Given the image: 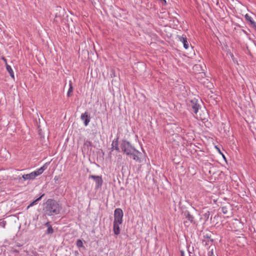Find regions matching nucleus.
Segmentation results:
<instances>
[{
    "instance_id": "7c9ffc66",
    "label": "nucleus",
    "mask_w": 256,
    "mask_h": 256,
    "mask_svg": "<svg viewBox=\"0 0 256 256\" xmlns=\"http://www.w3.org/2000/svg\"><path fill=\"white\" fill-rule=\"evenodd\" d=\"M216 149L218 150V152H219V153L220 154H221L222 156V157L226 160V158L224 156V155L223 154V153H222L220 150V149L219 148H218L216 146Z\"/></svg>"
},
{
    "instance_id": "473e14b6",
    "label": "nucleus",
    "mask_w": 256,
    "mask_h": 256,
    "mask_svg": "<svg viewBox=\"0 0 256 256\" xmlns=\"http://www.w3.org/2000/svg\"><path fill=\"white\" fill-rule=\"evenodd\" d=\"M44 226H46L47 228H48V226H52V225L50 224V222H46L45 224H44Z\"/></svg>"
},
{
    "instance_id": "20e7f679",
    "label": "nucleus",
    "mask_w": 256,
    "mask_h": 256,
    "mask_svg": "<svg viewBox=\"0 0 256 256\" xmlns=\"http://www.w3.org/2000/svg\"><path fill=\"white\" fill-rule=\"evenodd\" d=\"M189 106L190 108V110L194 114H196L200 108V106L198 103V99L194 98L190 101Z\"/></svg>"
},
{
    "instance_id": "1a4fd4ad",
    "label": "nucleus",
    "mask_w": 256,
    "mask_h": 256,
    "mask_svg": "<svg viewBox=\"0 0 256 256\" xmlns=\"http://www.w3.org/2000/svg\"><path fill=\"white\" fill-rule=\"evenodd\" d=\"M80 118L83 121L84 125L86 126L90 122V114L88 113V112H86L84 113H83L81 114Z\"/></svg>"
},
{
    "instance_id": "5701e85b",
    "label": "nucleus",
    "mask_w": 256,
    "mask_h": 256,
    "mask_svg": "<svg viewBox=\"0 0 256 256\" xmlns=\"http://www.w3.org/2000/svg\"><path fill=\"white\" fill-rule=\"evenodd\" d=\"M76 246L78 248L83 247L84 245L82 240H78L76 241Z\"/></svg>"
},
{
    "instance_id": "a211bd4d",
    "label": "nucleus",
    "mask_w": 256,
    "mask_h": 256,
    "mask_svg": "<svg viewBox=\"0 0 256 256\" xmlns=\"http://www.w3.org/2000/svg\"><path fill=\"white\" fill-rule=\"evenodd\" d=\"M24 180H34L32 176V174L31 172L28 174H26L22 175V177Z\"/></svg>"
},
{
    "instance_id": "ddd939ff",
    "label": "nucleus",
    "mask_w": 256,
    "mask_h": 256,
    "mask_svg": "<svg viewBox=\"0 0 256 256\" xmlns=\"http://www.w3.org/2000/svg\"><path fill=\"white\" fill-rule=\"evenodd\" d=\"M20 250L14 246H10L9 251L12 254H14L15 256H18Z\"/></svg>"
},
{
    "instance_id": "9b49d317",
    "label": "nucleus",
    "mask_w": 256,
    "mask_h": 256,
    "mask_svg": "<svg viewBox=\"0 0 256 256\" xmlns=\"http://www.w3.org/2000/svg\"><path fill=\"white\" fill-rule=\"evenodd\" d=\"M244 18L246 20L249 22V24L256 30V23L254 22L252 18L248 14L244 16Z\"/></svg>"
},
{
    "instance_id": "f3484780",
    "label": "nucleus",
    "mask_w": 256,
    "mask_h": 256,
    "mask_svg": "<svg viewBox=\"0 0 256 256\" xmlns=\"http://www.w3.org/2000/svg\"><path fill=\"white\" fill-rule=\"evenodd\" d=\"M206 76V74L204 72H198L196 75V78L200 82V80L202 78H204Z\"/></svg>"
},
{
    "instance_id": "ea45409f",
    "label": "nucleus",
    "mask_w": 256,
    "mask_h": 256,
    "mask_svg": "<svg viewBox=\"0 0 256 256\" xmlns=\"http://www.w3.org/2000/svg\"><path fill=\"white\" fill-rule=\"evenodd\" d=\"M242 30V32L244 34H246V35H248V32H246V30Z\"/></svg>"
},
{
    "instance_id": "79ce46f5",
    "label": "nucleus",
    "mask_w": 256,
    "mask_h": 256,
    "mask_svg": "<svg viewBox=\"0 0 256 256\" xmlns=\"http://www.w3.org/2000/svg\"><path fill=\"white\" fill-rule=\"evenodd\" d=\"M30 206H29V205L27 206L26 209H28Z\"/></svg>"
},
{
    "instance_id": "58836bf2",
    "label": "nucleus",
    "mask_w": 256,
    "mask_h": 256,
    "mask_svg": "<svg viewBox=\"0 0 256 256\" xmlns=\"http://www.w3.org/2000/svg\"><path fill=\"white\" fill-rule=\"evenodd\" d=\"M180 256H184V253L183 250H180Z\"/></svg>"
},
{
    "instance_id": "2eb2a0df",
    "label": "nucleus",
    "mask_w": 256,
    "mask_h": 256,
    "mask_svg": "<svg viewBox=\"0 0 256 256\" xmlns=\"http://www.w3.org/2000/svg\"><path fill=\"white\" fill-rule=\"evenodd\" d=\"M6 70L9 73L11 78L14 80V72L13 70H12V68H11V66L10 65H8V64H6Z\"/></svg>"
},
{
    "instance_id": "c756f323",
    "label": "nucleus",
    "mask_w": 256,
    "mask_h": 256,
    "mask_svg": "<svg viewBox=\"0 0 256 256\" xmlns=\"http://www.w3.org/2000/svg\"><path fill=\"white\" fill-rule=\"evenodd\" d=\"M15 247L19 248L20 250H21L20 248L22 246V244H20L18 243L14 246Z\"/></svg>"
},
{
    "instance_id": "bb28decb",
    "label": "nucleus",
    "mask_w": 256,
    "mask_h": 256,
    "mask_svg": "<svg viewBox=\"0 0 256 256\" xmlns=\"http://www.w3.org/2000/svg\"><path fill=\"white\" fill-rule=\"evenodd\" d=\"M88 256H98L97 254L93 252H89Z\"/></svg>"
},
{
    "instance_id": "f257e3e1",
    "label": "nucleus",
    "mask_w": 256,
    "mask_h": 256,
    "mask_svg": "<svg viewBox=\"0 0 256 256\" xmlns=\"http://www.w3.org/2000/svg\"><path fill=\"white\" fill-rule=\"evenodd\" d=\"M62 209L59 201L54 198H48L43 204V212L45 216H54L60 214Z\"/></svg>"
},
{
    "instance_id": "6ab92c4d",
    "label": "nucleus",
    "mask_w": 256,
    "mask_h": 256,
    "mask_svg": "<svg viewBox=\"0 0 256 256\" xmlns=\"http://www.w3.org/2000/svg\"><path fill=\"white\" fill-rule=\"evenodd\" d=\"M210 216V212L209 210H206L204 214L203 217L204 219V222H206L208 220L209 217Z\"/></svg>"
},
{
    "instance_id": "aec40b11",
    "label": "nucleus",
    "mask_w": 256,
    "mask_h": 256,
    "mask_svg": "<svg viewBox=\"0 0 256 256\" xmlns=\"http://www.w3.org/2000/svg\"><path fill=\"white\" fill-rule=\"evenodd\" d=\"M73 91V87L72 86V82H70V88H68V92H67V96L70 97L72 94H70Z\"/></svg>"
},
{
    "instance_id": "2f4dec72",
    "label": "nucleus",
    "mask_w": 256,
    "mask_h": 256,
    "mask_svg": "<svg viewBox=\"0 0 256 256\" xmlns=\"http://www.w3.org/2000/svg\"><path fill=\"white\" fill-rule=\"evenodd\" d=\"M210 240H208L207 241L206 240H202V244H204L205 246H206V245H208V242H210Z\"/></svg>"
},
{
    "instance_id": "4468645a",
    "label": "nucleus",
    "mask_w": 256,
    "mask_h": 256,
    "mask_svg": "<svg viewBox=\"0 0 256 256\" xmlns=\"http://www.w3.org/2000/svg\"><path fill=\"white\" fill-rule=\"evenodd\" d=\"M48 165V163L46 162L44 164L42 167L36 170L39 176L41 174L44 172V170L47 168Z\"/></svg>"
},
{
    "instance_id": "c9c22d12",
    "label": "nucleus",
    "mask_w": 256,
    "mask_h": 256,
    "mask_svg": "<svg viewBox=\"0 0 256 256\" xmlns=\"http://www.w3.org/2000/svg\"><path fill=\"white\" fill-rule=\"evenodd\" d=\"M2 59L4 62L6 66V64H8L6 59L4 57H2Z\"/></svg>"
},
{
    "instance_id": "a19ab883",
    "label": "nucleus",
    "mask_w": 256,
    "mask_h": 256,
    "mask_svg": "<svg viewBox=\"0 0 256 256\" xmlns=\"http://www.w3.org/2000/svg\"><path fill=\"white\" fill-rule=\"evenodd\" d=\"M2 223V226L4 227L5 224H6V222H3Z\"/></svg>"
},
{
    "instance_id": "39448f33",
    "label": "nucleus",
    "mask_w": 256,
    "mask_h": 256,
    "mask_svg": "<svg viewBox=\"0 0 256 256\" xmlns=\"http://www.w3.org/2000/svg\"><path fill=\"white\" fill-rule=\"evenodd\" d=\"M124 213L122 210L120 208H116L114 211V221L119 224L122 223V218Z\"/></svg>"
},
{
    "instance_id": "72a5a7b5",
    "label": "nucleus",
    "mask_w": 256,
    "mask_h": 256,
    "mask_svg": "<svg viewBox=\"0 0 256 256\" xmlns=\"http://www.w3.org/2000/svg\"><path fill=\"white\" fill-rule=\"evenodd\" d=\"M189 256H196L192 252H190V250H188Z\"/></svg>"
},
{
    "instance_id": "f8f14e48",
    "label": "nucleus",
    "mask_w": 256,
    "mask_h": 256,
    "mask_svg": "<svg viewBox=\"0 0 256 256\" xmlns=\"http://www.w3.org/2000/svg\"><path fill=\"white\" fill-rule=\"evenodd\" d=\"M122 224L118 223L117 222H114L113 230L114 234L118 235L120 234V230L119 226Z\"/></svg>"
},
{
    "instance_id": "423d86ee",
    "label": "nucleus",
    "mask_w": 256,
    "mask_h": 256,
    "mask_svg": "<svg viewBox=\"0 0 256 256\" xmlns=\"http://www.w3.org/2000/svg\"><path fill=\"white\" fill-rule=\"evenodd\" d=\"M88 178H92L96 182V190H98V188H101L103 184V180L101 176H94V175H90L88 176Z\"/></svg>"
},
{
    "instance_id": "393cba45",
    "label": "nucleus",
    "mask_w": 256,
    "mask_h": 256,
    "mask_svg": "<svg viewBox=\"0 0 256 256\" xmlns=\"http://www.w3.org/2000/svg\"><path fill=\"white\" fill-rule=\"evenodd\" d=\"M222 212L224 214H226L228 212L226 206H222Z\"/></svg>"
},
{
    "instance_id": "9d476101",
    "label": "nucleus",
    "mask_w": 256,
    "mask_h": 256,
    "mask_svg": "<svg viewBox=\"0 0 256 256\" xmlns=\"http://www.w3.org/2000/svg\"><path fill=\"white\" fill-rule=\"evenodd\" d=\"M178 39L183 44L184 47L185 49H188L189 48V43L185 35L183 34L182 36H178Z\"/></svg>"
},
{
    "instance_id": "4c0bfd02",
    "label": "nucleus",
    "mask_w": 256,
    "mask_h": 256,
    "mask_svg": "<svg viewBox=\"0 0 256 256\" xmlns=\"http://www.w3.org/2000/svg\"><path fill=\"white\" fill-rule=\"evenodd\" d=\"M188 223V222L187 220L184 222V224L185 226H188V225H187V224Z\"/></svg>"
},
{
    "instance_id": "a878e982",
    "label": "nucleus",
    "mask_w": 256,
    "mask_h": 256,
    "mask_svg": "<svg viewBox=\"0 0 256 256\" xmlns=\"http://www.w3.org/2000/svg\"><path fill=\"white\" fill-rule=\"evenodd\" d=\"M31 174H32V176L34 180L36 178V176H39L36 170L32 172Z\"/></svg>"
},
{
    "instance_id": "c03bdc74",
    "label": "nucleus",
    "mask_w": 256,
    "mask_h": 256,
    "mask_svg": "<svg viewBox=\"0 0 256 256\" xmlns=\"http://www.w3.org/2000/svg\"><path fill=\"white\" fill-rule=\"evenodd\" d=\"M192 251H194V248H192Z\"/></svg>"
},
{
    "instance_id": "c85d7f7f",
    "label": "nucleus",
    "mask_w": 256,
    "mask_h": 256,
    "mask_svg": "<svg viewBox=\"0 0 256 256\" xmlns=\"http://www.w3.org/2000/svg\"><path fill=\"white\" fill-rule=\"evenodd\" d=\"M84 146H92V142H90V141H88V140H87V141H86V142L84 143Z\"/></svg>"
},
{
    "instance_id": "0eeeda50",
    "label": "nucleus",
    "mask_w": 256,
    "mask_h": 256,
    "mask_svg": "<svg viewBox=\"0 0 256 256\" xmlns=\"http://www.w3.org/2000/svg\"><path fill=\"white\" fill-rule=\"evenodd\" d=\"M131 154H130V156H132V159L137 162H142V160L140 156L142 155V154L140 151L135 148V150L132 152Z\"/></svg>"
},
{
    "instance_id": "b1692460",
    "label": "nucleus",
    "mask_w": 256,
    "mask_h": 256,
    "mask_svg": "<svg viewBox=\"0 0 256 256\" xmlns=\"http://www.w3.org/2000/svg\"><path fill=\"white\" fill-rule=\"evenodd\" d=\"M209 250H210L208 251V256H214L213 248H211V246H210Z\"/></svg>"
},
{
    "instance_id": "e433bc0d",
    "label": "nucleus",
    "mask_w": 256,
    "mask_h": 256,
    "mask_svg": "<svg viewBox=\"0 0 256 256\" xmlns=\"http://www.w3.org/2000/svg\"><path fill=\"white\" fill-rule=\"evenodd\" d=\"M74 254L75 256H78V254H79V252H78V250H75L74 252Z\"/></svg>"
},
{
    "instance_id": "dca6fc26",
    "label": "nucleus",
    "mask_w": 256,
    "mask_h": 256,
    "mask_svg": "<svg viewBox=\"0 0 256 256\" xmlns=\"http://www.w3.org/2000/svg\"><path fill=\"white\" fill-rule=\"evenodd\" d=\"M45 195L44 194H42L38 198H36L35 200H34V201H32L30 204H29V206H32L34 205H36L38 202H39L40 200H42V198Z\"/></svg>"
},
{
    "instance_id": "6e6552de",
    "label": "nucleus",
    "mask_w": 256,
    "mask_h": 256,
    "mask_svg": "<svg viewBox=\"0 0 256 256\" xmlns=\"http://www.w3.org/2000/svg\"><path fill=\"white\" fill-rule=\"evenodd\" d=\"M119 136L117 134L116 138L112 142L111 149L112 150H116L117 152H120V148L118 146Z\"/></svg>"
},
{
    "instance_id": "f03ea898",
    "label": "nucleus",
    "mask_w": 256,
    "mask_h": 256,
    "mask_svg": "<svg viewBox=\"0 0 256 256\" xmlns=\"http://www.w3.org/2000/svg\"><path fill=\"white\" fill-rule=\"evenodd\" d=\"M120 152L126 156H130L132 152L135 150V148L126 139H122L120 142Z\"/></svg>"
},
{
    "instance_id": "cd10ccee",
    "label": "nucleus",
    "mask_w": 256,
    "mask_h": 256,
    "mask_svg": "<svg viewBox=\"0 0 256 256\" xmlns=\"http://www.w3.org/2000/svg\"><path fill=\"white\" fill-rule=\"evenodd\" d=\"M201 68V66L200 65H198V64H196L193 67L194 70H198V68Z\"/></svg>"
},
{
    "instance_id": "7ed1b4c3",
    "label": "nucleus",
    "mask_w": 256,
    "mask_h": 256,
    "mask_svg": "<svg viewBox=\"0 0 256 256\" xmlns=\"http://www.w3.org/2000/svg\"><path fill=\"white\" fill-rule=\"evenodd\" d=\"M182 214L188 222L193 225H197L198 222L195 218L194 215L197 214V210L194 208H192V211L186 210L183 211Z\"/></svg>"
},
{
    "instance_id": "412c9836",
    "label": "nucleus",
    "mask_w": 256,
    "mask_h": 256,
    "mask_svg": "<svg viewBox=\"0 0 256 256\" xmlns=\"http://www.w3.org/2000/svg\"><path fill=\"white\" fill-rule=\"evenodd\" d=\"M54 229L52 226H48V228L47 230H46L45 234H52L54 233Z\"/></svg>"
},
{
    "instance_id": "4be33fe9",
    "label": "nucleus",
    "mask_w": 256,
    "mask_h": 256,
    "mask_svg": "<svg viewBox=\"0 0 256 256\" xmlns=\"http://www.w3.org/2000/svg\"><path fill=\"white\" fill-rule=\"evenodd\" d=\"M204 238H207L208 240H210L212 242H214V240L211 238V234H206L204 235Z\"/></svg>"
},
{
    "instance_id": "f704fd0d",
    "label": "nucleus",
    "mask_w": 256,
    "mask_h": 256,
    "mask_svg": "<svg viewBox=\"0 0 256 256\" xmlns=\"http://www.w3.org/2000/svg\"><path fill=\"white\" fill-rule=\"evenodd\" d=\"M162 5H165L166 4V0H159Z\"/></svg>"
},
{
    "instance_id": "37998d69",
    "label": "nucleus",
    "mask_w": 256,
    "mask_h": 256,
    "mask_svg": "<svg viewBox=\"0 0 256 256\" xmlns=\"http://www.w3.org/2000/svg\"><path fill=\"white\" fill-rule=\"evenodd\" d=\"M21 177H19L18 178V179L19 180L21 179Z\"/></svg>"
}]
</instances>
